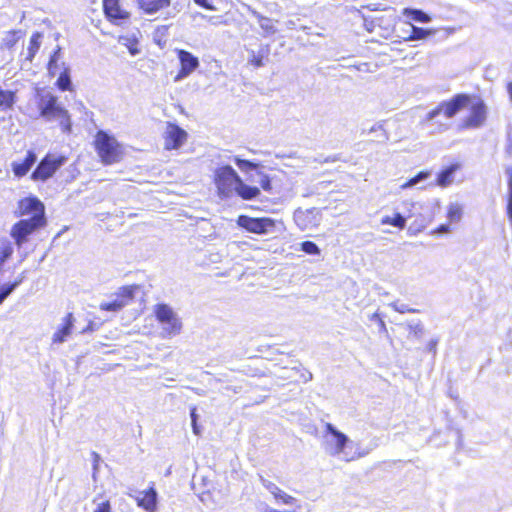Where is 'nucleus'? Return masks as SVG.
<instances>
[{"instance_id":"1","label":"nucleus","mask_w":512,"mask_h":512,"mask_svg":"<svg viewBox=\"0 0 512 512\" xmlns=\"http://www.w3.org/2000/svg\"><path fill=\"white\" fill-rule=\"evenodd\" d=\"M461 110H467V116L457 125L458 131L467 129H478L487 120V106L484 100L475 94H456L450 100V117Z\"/></svg>"},{"instance_id":"2","label":"nucleus","mask_w":512,"mask_h":512,"mask_svg":"<svg viewBox=\"0 0 512 512\" xmlns=\"http://www.w3.org/2000/svg\"><path fill=\"white\" fill-rule=\"evenodd\" d=\"M19 210L22 216L30 215L13 225L10 235L18 247L26 242L27 237L36 229L45 225L44 205L37 198H25L19 202Z\"/></svg>"},{"instance_id":"3","label":"nucleus","mask_w":512,"mask_h":512,"mask_svg":"<svg viewBox=\"0 0 512 512\" xmlns=\"http://www.w3.org/2000/svg\"><path fill=\"white\" fill-rule=\"evenodd\" d=\"M40 116L46 121H58L63 132L71 131V119L68 111L58 103V98L46 93L40 97L39 101Z\"/></svg>"},{"instance_id":"4","label":"nucleus","mask_w":512,"mask_h":512,"mask_svg":"<svg viewBox=\"0 0 512 512\" xmlns=\"http://www.w3.org/2000/svg\"><path fill=\"white\" fill-rule=\"evenodd\" d=\"M326 434L324 436V449L330 456H341L345 461H352L361 458L365 453H357L353 456H348L345 448L352 444V441L331 423H326Z\"/></svg>"},{"instance_id":"5","label":"nucleus","mask_w":512,"mask_h":512,"mask_svg":"<svg viewBox=\"0 0 512 512\" xmlns=\"http://www.w3.org/2000/svg\"><path fill=\"white\" fill-rule=\"evenodd\" d=\"M153 312L156 320L162 326V338H172L181 333L183 328L182 320L171 306L165 303H158L153 307Z\"/></svg>"},{"instance_id":"6","label":"nucleus","mask_w":512,"mask_h":512,"mask_svg":"<svg viewBox=\"0 0 512 512\" xmlns=\"http://www.w3.org/2000/svg\"><path fill=\"white\" fill-rule=\"evenodd\" d=\"M95 148L101 161L106 165L117 163L123 157L122 146L113 136L104 131L97 132Z\"/></svg>"},{"instance_id":"7","label":"nucleus","mask_w":512,"mask_h":512,"mask_svg":"<svg viewBox=\"0 0 512 512\" xmlns=\"http://www.w3.org/2000/svg\"><path fill=\"white\" fill-rule=\"evenodd\" d=\"M215 185L222 199L231 198L241 177L230 165H224L215 170Z\"/></svg>"},{"instance_id":"8","label":"nucleus","mask_w":512,"mask_h":512,"mask_svg":"<svg viewBox=\"0 0 512 512\" xmlns=\"http://www.w3.org/2000/svg\"><path fill=\"white\" fill-rule=\"evenodd\" d=\"M67 158L63 155L47 154L37 165L31 174L33 181L45 182L66 163Z\"/></svg>"},{"instance_id":"9","label":"nucleus","mask_w":512,"mask_h":512,"mask_svg":"<svg viewBox=\"0 0 512 512\" xmlns=\"http://www.w3.org/2000/svg\"><path fill=\"white\" fill-rule=\"evenodd\" d=\"M237 224L251 233L268 234L275 231L277 222L268 217L253 218L241 215L238 217Z\"/></svg>"},{"instance_id":"10","label":"nucleus","mask_w":512,"mask_h":512,"mask_svg":"<svg viewBox=\"0 0 512 512\" xmlns=\"http://www.w3.org/2000/svg\"><path fill=\"white\" fill-rule=\"evenodd\" d=\"M296 225L301 230H308L317 227L321 221V216L316 208L311 209H297L293 215Z\"/></svg>"},{"instance_id":"11","label":"nucleus","mask_w":512,"mask_h":512,"mask_svg":"<svg viewBox=\"0 0 512 512\" xmlns=\"http://www.w3.org/2000/svg\"><path fill=\"white\" fill-rule=\"evenodd\" d=\"M178 59L181 64V69L175 77V81H180L188 77L199 67V60L192 53L179 49L177 50Z\"/></svg>"},{"instance_id":"12","label":"nucleus","mask_w":512,"mask_h":512,"mask_svg":"<svg viewBox=\"0 0 512 512\" xmlns=\"http://www.w3.org/2000/svg\"><path fill=\"white\" fill-rule=\"evenodd\" d=\"M164 139L166 149H178L186 141L187 132L176 124L168 123L164 132Z\"/></svg>"},{"instance_id":"13","label":"nucleus","mask_w":512,"mask_h":512,"mask_svg":"<svg viewBox=\"0 0 512 512\" xmlns=\"http://www.w3.org/2000/svg\"><path fill=\"white\" fill-rule=\"evenodd\" d=\"M75 318L72 313H68L63 319L57 330L52 335V345L63 344L68 340L74 327Z\"/></svg>"},{"instance_id":"14","label":"nucleus","mask_w":512,"mask_h":512,"mask_svg":"<svg viewBox=\"0 0 512 512\" xmlns=\"http://www.w3.org/2000/svg\"><path fill=\"white\" fill-rule=\"evenodd\" d=\"M137 505L146 512H155L157 508V491L151 487L146 491L139 492L135 497Z\"/></svg>"},{"instance_id":"15","label":"nucleus","mask_w":512,"mask_h":512,"mask_svg":"<svg viewBox=\"0 0 512 512\" xmlns=\"http://www.w3.org/2000/svg\"><path fill=\"white\" fill-rule=\"evenodd\" d=\"M448 120V103L442 102L436 109L430 111L426 118V123L439 124V130L446 129V121Z\"/></svg>"},{"instance_id":"16","label":"nucleus","mask_w":512,"mask_h":512,"mask_svg":"<svg viewBox=\"0 0 512 512\" xmlns=\"http://www.w3.org/2000/svg\"><path fill=\"white\" fill-rule=\"evenodd\" d=\"M103 8L106 16L113 20H124L129 13L121 9L119 0H103Z\"/></svg>"},{"instance_id":"17","label":"nucleus","mask_w":512,"mask_h":512,"mask_svg":"<svg viewBox=\"0 0 512 512\" xmlns=\"http://www.w3.org/2000/svg\"><path fill=\"white\" fill-rule=\"evenodd\" d=\"M234 195L239 196L243 200H254L260 195V189L256 186L246 184L241 178L237 184Z\"/></svg>"},{"instance_id":"18","label":"nucleus","mask_w":512,"mask_h":512,"mask_svg":"<svg viewBox=\"0 0 512 512\" xmlns=\"http://www.w3.org/2000/svg\"><path fill=\"white\" fill-rule=\"evenodd\" d=\"M139 8L147 14H154L170 6L171 0H137Z\"/></svg>"},{"instance_id":"19","label":"nucleus","mask_w":512,"mask_h":512,"mask_svg":"<svg viewBox=\"0 0 512 512\" xmlns=\"http://www.w3.org/2000/svg\"><path fill=\"white\" fill-rule=\"evenodd\" d=\"M252 15L257 19L259 26L264 31L265 36L273 35L277 32V29L273 25L270 18L261 15L255 10H252Z\"/></svg>"},{"instance_id":"20","label":"nucleus","mask_w":512,"mask_h":512,"mask_svg":"<svg viewBox=\"0 0 512 512\" xmlns=\"http://www.w3.org/2000/svg\"><path fill=\"white\" fill-rule=\"evenodd\" d=\"M403 15L416 22L427 23L430 21V17L418 9L404 8Z\"/></svg>"},{"instance_id":"21","label":"nucleus","mask_w":512,"mask_h":512,"mask_svg":"<svg viewBox=\"0 0 512 512\" xmlns=\"http://www.w3.org/2000/svg\"><path fill=\"white\" fill-rule=\"evenodd\" d=\"M382 224H389L400 229H403L406 225V219L401 214L397 213L394 217L385 216L381 220Z\"/></svg>"},{"instance_id":"22","label":"nucleus","mask_w":512,"mask_h":512,"mask_svg":"<svg viewBox=\"0 0 512 512\" xmlns=\"http://www.w3.org/2000/svg\"><path fill=\"white\" fill-rule=\"evenodd\" d=\"M429 176H430V172H428V171H421L416 176L412 177L407 182L402 184L400 186V188L401 189H407V188L414 187L418 183H420V182L426 180L427 178H429Z\"/></svg>"},{"instance_id":"23","label":"nucleus","mask_w":512,"mask_h":512,"mask_svg":"<svg viewBox=\"0 0 512 512\" xmlns=\"http://www.w3.org/2000/svg\"><path fill=\"white\" fill-rule=\"evenodd\" d=\"M57 85L58 87L62 90V91H66V90H70L71 89V79H70V75H69V70L68 69H64V71H62L60 74H59V77H58V80H57Z\"/></svg>"},{"instance_id":"24","label":"nucleus","mask_w":512,"mask_h":512,"mask_svg":"<svg viewBox=\"0 0 512 512\" xmlns=\"http://www.w3.org/2000/svg\"><path fill=\"white\" fill-rule=\"evenodd\" d=\"M233 161L239 167V169L241 171H243V172H247L249 170H256L258 168V166H259L258 163H254V162L249 161V160L241 159L238 156H235L233 158Z\"/></svg>"},{"instance_id":"25","label":"nucleus","mask_w":512,"mask_h":512,"mask_svg":"<svg viewBox=\"0 0 512 512\" xmlns=\"http://www.w3.org/2000/svg\"><path fill=\"white\" fill-rule=\"evenodd\" d=\"M126 304L127 303L122 299H115L112 302L101 303L100 309L116 312V311L121 310Z\"/></svg>"},{"instance_id":"26","label":"nucleus","mask_w":512,"mask_h":512,"mask_svg":"<svg viewBox=\"0 0 512 512\" xmlns=\"http://www.w3.org/2000/svg\"><path fill=\"white\" fill-rule=\"evenodd\" d=\"M20 31L12 30L9 31L3 38V46L10 49L12 48L20 38Z\"/></svg>"},{"instance_id":"27","label":"nucleus","mask_w":512,"mask_h":512,"mask_svg":"<svg viewBox=\"0 0 512 512\" xmlns=\"http://www.w3.org/2000/svg\"><path fill=\"white\" fill-rule=\"evenodd\" d=\"M101 495H97L93 499V505H95L94 512H111V504L109 500L100 501Z\"/></svg>"},{"instance_id":"28","label":"nucleus","mask_w":512,"mask_h":512,"mask_svg":"<svg viewBox=\"0 0 512 512\" xmlns=\"http://www.w3.org/2000/svg\"><path fill=\"white\" fill-rule=\"evenodd\" d=\"M40 34H34L30 39V45L28 47V56L27 59L32 60V58L35 56L36 52L38 51L40 47Z\"/></svg>"},{"instance_id":"29","label":"nucleus","mask_w":512,"mask_h":512,"mask_svg":"<svg viewBox=\"0 0 512 512\" xmlns=\"http://www.w3.org/2000/svg\"><path fill=\"white\" fill-rule=\"evenodd\" d=\"M13 254V246L10 242H4L0 247V268Z\"/></svg>"},{"instance_id":"30","label":"nucleus","mask_w":512,"mask_h":512,"mask_svg":"<svg viewBox=\"0 0 512 512\" xmlns=\"http://www.w3.org/2000/svg\"><path fill=\"white\" fill-rule=\"evenodd\" d=\"M60 48H58L50 58L48 63V71L52 76H55L59 72V66L57 64L59 60Z\"/></svg>"},{"instance_id":"31","label":"nucleus","mask_w":512,"mask_h":512,"mask_svg":"<svg viewBox=\"0 0 512 512\" xmlns=\"http://www.w3.org/2000/svg\"><path fill=\"white\" fill-rule=\"evenodd\" d=\"M274 498L277 502H281L286 505H293L296 502V499L294 497L287 494L281 489H279L278 492H276Z\"/></svg>"},{"instance_id":"32","label":"nucleus","mask_w":512,"mask_h":512,"mask_svg":"<svg viewBox=\"0 0 512 512\" xmlns=\"http://www.w3.org/2000/svg\"><path fill=\"white\" fill-rule=\"evenodd\" d=\"M301 249L307 254L318 255L320 254L319 247L312 241H304L301 244Z\"/></svg>"},{"instance_id":"33","label":"nucleus","mask_w":512,"mask_h":512,"mask_svg":"<svg viewBox=\"0 0 512 512\" xmlns=\"http://www.w3.org/2000/svg\"><path fill=\"white\" fill-rule=\"evenodd\" d=\"M376 132H380V135L376 136L378 142H384V141L388 140V135L385 132V130L383 129L382 124L377 123V124L373 125L369 129L367 134L376 133Z\"/></svg>"},{"instance_id":"34","label":"nucleus","mask_w":512,"mask_h":512,"mask_svg":"<svg viewBox=\"0 0 512 512\" xmlns=\"http://www.w3.org/2000/svg\"><path fill=\"white\" fill-rule=\"evenodd\" d=\"M257 175L259 176L258 183L260 187L267 192H270L272 190L271 185V179L268 175L264 174L263 172H258Z\"/></svg>"},{"instance_id":"35","label":"nucleus","mask_w":512,"mask_h":512,"mask_svg":"<svg viewBox=\"0 0 512 512\" xmlns=\"http://www.w3.org/2000/svg\"><path fill=\"white\" fill-rule=\"evenodd\" d=\"M412 33L409 37L411 40H420L424 39L429 32L423 28L416 27L414 25H411Z\"/></svg>"},{"instance_id":"36","label":"nucleus","mask_w":512,"mask_h":512,"mask_svg":"<svg viewBox=\"0 0 512 512\" xmlns=\"http://www.w3.org/2000/svg\"><path fill=\"white\" fill-rule=\"evenodd\" d=\"M16 289V284H4L0 287V305Z\"/></svg>"},{"instance_id":"37","label":"nucleus","mask_w":512,"mask_h":512,"mask_svg":"<svg viewBox=\"0 0 512 512\" xmlns=\"http://www.w3.org/2000/svg\"><path fill=\"white\" fill-rule=\"evenodd\" d=\"M12 170L16 177H23L29 172V169H28V167H26L24 165V162H22V163L13 162Z\"/></svg>"},{"instance_id":"38","label":"nucleus","mask_w":512,"mask_h":512,"mask_svg":"<svg viewBox=\"0 0 512 512\" xmlns=\"http://www.w3.org/2000/svg\"><path fill=\"white\" fill-rule=\"evenodd\" d=\"M389 306L392 307L395 311H397L399 313H406V312L415 313V312H418V310L410 308L408 305H406L404 303L393 302V303H390Z\"/></svg>"},{"instance_id":"39","label":"nucleus","mask_w":512,"mask_h":512,"mask_svg":"<svg viewBox=\"0 0 512 512\" xmlns=\"http://www.w3.org/2000/svg\"><path fill=\"white\" fill-rule=\"evenodd\" d=\"M408 328L409 333L413 334L415 337H419L423 333V325L420 322L409 323Z\"/></svg>"},{"instance_id":"40","label":"nucleus","mask_w":512,"mask_h":512,"mask_svg":"<svg viewBox=\"0 0 512 512\" xmlns=\"http://www.w3.org/2000/svg\"><path fill=\"white\" fill-rule=\"evenodd\" d=\"M434 185H439L441 187H446L448 185V168H444L440 172Z\"/></svg>"},{"instance_id":"41","label":"nucleus","mask_w":512,"mask_h":512,"mask_svg":"<svg viewBox=\"0 0 512 512\" xmlns=\"http://www.w3.org/2000/svg\"><path fill=\"white\" fill-rule=\"evenodd\" d=\"M261 483L273 496L280 489L276 484L267 479H264L263 477H261Z\"/></svg>"},{"instance_id":"42","label":"nucleus","mask_w":512,"mask_h":512,"mask_svg":"<svg viewBox=\"0 0 512 512\" xmlns=\"http://www.w3.org/2000/svg\"><path fill=\"white\" fill-rule=\"evenodd\" d=\"M36 161H37L36 154L33 151H28L23 162H24V165L26 167H28V169L30 170L32 168V166L36 163Z\"/></svg>"},{"instance_id":"43","label":"nucleus","mask_w":512,"mask_h":512,"mask_svg":"<svg viewBox=\"0 0 512 512\" xmlns=\"http://www.w3.org/2000/svg\"><path fill=\"white\" fill-rule=\"evenodd\" d=\"M36 161H37L36 154L33 151H28L23 162H24V165L26 167H28V169L30 170L32 168V166L36 163Z\"/></svg>"},{"instance_id":"44","label":"nucleus","mask_w":512,"mask_h":512,"mask_svg":"<svg viewBox=\"0 0 512 512\" xmlns=\"http://www.w3.org/2000/svg\"><path fill=\"white\" fill-rule=\"evenodd\" d=\"M36 161H37L36 154L33 151H28L23 162H24V165L26 167H28V169L30 170L32 168V166L36 163Z\"/></svg>"},{"instance_id":"45","label":"nucleus","mask_w":512,"mask_h":512,"mask_svg":"<svg viewBox=\"0 0 512 512\" xmlns=\"http://www.w3.org/2000/svg\"><path fill=\"white\" fill-rule=\"evenodd\" d=\"M462 216V208L459 206L450 207V222L458 221Z\"/></svg>"},{"instance_id":"46","label":"nucleus","mask_w":512,"mask_h":512,"mask_svg":"<svg viewBox=\"0 0 512 512\" xmlns=\"http://www.w3.org/2000/svg\"><path fill=\"white\" fill-rule=\"evenodd\" d=\"M136 287L128 286L121 288L120 296L126 299H131L134 296V291Z\"/></svg>"},{"instance_id":"47","label":"nucleus","mask_w":512,"mask_h":512,"mask_svg":"<svg viewBox=\"0 0 512 512\" xmlns=\"http://www.w3.org/2000/svg\"><path fill=\"white\" fill-rule=\"evenodd\" d=\"M92 457H93V479L96 481V474L98 472L100 456L98 453L93 452Z\"/></svg>"},{"instance_id":"48","label":"nucleus","mask_w":512,"mask_h":512,"mask_svg":"<svg viewBox=\"0 0 512 512\" xmlns=\"http://www.w3.org/2000/svg\"><path fill=\"white\" fill-rule=\"evenodd\" d=\"M251 64L254 65L255 67H262L264 64H263V59H262V56H256L253 54V57L252 59L250 60Z\"/></svg>"},{"instance_id":"49","label":"nucleus","mask_w":512,"mask_h":512,"mask_svg":"<svg viewBox=\"0 0 512 512\" xmlns=\"http://www.w3.org/2000/svg\"><path fill=\"white\" fill-rule=\"evenodd\" d=\"M508 175L509 198H512V167L506 170Z\"/></svg>"},{"instance_id":"50","label":"nucleus","mask_w":512,"mask_h":512,"mask_svg":"<svg viewBox=\"0 0 512 512\" xmlns=\"http://www.w3.org/2000/svg\"><path fill=\"white\" fill-rule=\"evenodd\" d=\"M196 4L208 9V10H215V7L207 2V0H194Z\"/></svg>"},{"instance_id":"51","label":"nucleus","mask_w":512,"mask_h":512,"mask_svg":"<svg viewBox=\"0 0 512 512\" xmlns=\"http://www.w3.org/2000/svg\"><path fill=\"white\" fill-rule=\"evenodd\" d=\"M196 411H197V409L195 406L191 407V409H190L191 423L198 420V415H197Z\"/></svg>"},{"instance_id":"52","label":"nucleus","mask_w":512,"mask_h":512,"mask_svg":"<svg viewBox=\"0 0 512 512\" xmlns=\"http://www.w3.org/2000/svg\"><path fill=\"white\" fill-rule=\"evenodd\" d=\"M337 160H339V157H337V156L327 157V158H325V159H323V160H322V159H317V161H319L320 163H325V162H335V161H337Z\"/></svg>"},{"instance_id":"53","label":"nucleus","mask_w":512,"mask_h":512,"mask_svg":"<svg viewBox=\"0 0 512 512\" xmlns=\"http://www.w3.org/2000/svg\"><path fill=\"white\" fill-rule=\"evenodd\" d=\"M191 425H192L193 433L195 435H197V436L200 435L201 431H200V428H199V426L197 424V421L192 422Z\"/></svg>"},{"instance_id":"54","label":"nucleus","mask_w":512,"mask_h":512,"mask_svg":"<svg viewBox=\"0 0 512 512\" xmlns=\"http://www.w3.org/2000/svg\"><path fill=\"white\" fill-rule=\"evenodd\" d=\"M507 211L510 217L512 218V198L508 197Z\"/></svg>"},{"instance_id":"55","label":"nucleus","mask_w":512,"mask_h":512,"mask_svg":"<svg viewBox=\"0 0 512 512\" xmlns=\"http://www.w3.org/2000/svg\"><path fill=\"white\" fill-rule=\"evenodd\" d=\"M379 319H381V317H380V314H379L378 312H375V313H373V314L370 316V320H371V321H377V322H378V321H379Z\"/></svg>"},{"instance_id":"56","label":"nucleus","mask_w":512,"mask_h":512,"mask_svg":"<svg viewBox=\"0 0 512 512\" xmlns=\"http://www.w3.org/2000/svg\"><path fill=\"white\" fill-rule=\"evenodd\" d=\"M507 92L509 94V98L512 101V82H509L506 86Z\"/></svg>"},{"instance_id":"57","label":"nucleus","mask_w":512,"mask_h":512,"mask_svg":"<svg viewBox=\"0 0 512 512\" xmlns=\"http://www.w3.org/2000/svg\"><path fill=\"white\" fill-rule=\"evenodd\" d=\"M436 344H437V341L431 340V341L429 342V344H428V347H427V348H428V350H429L430 352H432V351L434 350V348H435Z\"/></svg>"},{"instance_id":"58","label":"nucleus","mask_w":512,"mask_h":512,"mask_svg":"<svg viewBox=\"0 0 512 512\" xmlns=\"http://www.w3.org/2000/svg\"><path fill=\"white\" fill-rule=\"evenodd\" d=\"M378 323H379L380 329L383 331H386V325H385V322L382 320V318L379 319Z\"/></svg>"},{"instance_id":"59","label":"nucleus","mask_w":512,"mask_h":512,"mask_svg":"<svg viewBox=\"0 0 512 512\" xmlns=\"http://www.w3.org/2000/svg\"><path fill=\"white\" fill-rule=\"evenodd\" d=\"M286 26L289 29H293L294 26H295V22L293 20H289V21L286 22Z\"/></svg>"},{"instance_id":"60","label":"nucleus","mask_w":512,"mask_h":512,"mask_svg":"<svg viewBox=\"0 0 512 512\" xmlns=\"http://www.w3.org/2000/svg\"><path fill=\"white\" fill-rule=\"evenodd\" d=\"M23 279H24V277H23V276H21V277H20V278H18V280H16L13 284H16V287H17L18 285H20V284L22 283Z\"/></svg>"},{"instance_id":"61","label":"nucleus","mask_w":512,"mask_h":512,"mask_svg":"<svg viewBox=\"0 0 512 512\" xmlns=\"http://www.w3.org/2000/svg\"><path fill=\"white\" fill-rule=\"evenodd\" d=\"M440 230H441L442 232H446V231H448V227H447L446 225H442V226L440 227Z\"/></svg>"},{"instance_id":"62","label":"nucleus","mask_w":512,"mask_h":512,"mask_svg":"<svg viewBox=\"0 0 512 512\" xmlns=\"http://www.w3.org/2000/svg\"><path fill=\"white\" fill-rule=\"evenodd\" d=\"M457 167L455 165H450V168H449V171H450V175L453 173V171L456 169Z\"/></svg>"},{"instance_id":"63","label":"nucleus","mask_w":512,"mask_h":512,"mask_svg":"<svg viewBox=\"0 0 512 512\" xmlns=\"http://www.w3.org/2000/svg\"><path fill=\"white\" fill-rule=\"evenodd\" d=\"M311 379H312V374H311V373H309V376H308V378H306V381H309V380H311Z\"/></svg>"},{"instance_id":"64","label":"nucleus","mask_w":512,"mask_h":512,"mask_svg":"<svg viewBox=\"0 0 512 512\" xmlns=\"http://www.w3.org/2000/svg\"><path fill=\"white\" fill-rule=\"evenodd\" d=\"M198 15H199L201 18H206V16H205V15H203V14H201V13H199Z\"/></svg>"}]
</instances>
